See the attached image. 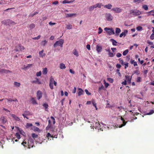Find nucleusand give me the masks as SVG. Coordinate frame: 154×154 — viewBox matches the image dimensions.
I'll use <instances>...</instances> for the list:
<instances>
[{"label":"nucleus","instance_id":"1a4fd4ad","mask_svg":"<svg viewBox=\"0 0 154 154\" xmlns=\"http://www.w3.org/2000/svg\"><path fill=\"white\" fill-rule=\"evenodd\" d=\"M78 96H80L81 95H83L84 94V92L83 90L81 88H78Z\"/></svg>","mask_w":154,"mask_h":154},{"label":"nucleus","instance_id":"e2e57ef3","mask_svg":"<svg viewBox=\"0 0 154 154\" xmlns=\"http://www.w3.org/2000/svg\"><path fill=\"white\" fill-rule=\"evenodd\" d=\"M85 92H86V94H87L88 95H90L91 94V93L90 92H89L86 89L85 90Z\"/></svg>","mask_w":154,"mask_h":154},{"label":"nucleus","instance_id":"dca6fc26","mask_svg":"<svg viewBox=\"0 0 154 154\" xmlns=\"http://www.w3.org/2000/svg\"><path fill=\"white\" fill-rule=\"evenodd\" d=\"M11 116L16 120L17 121H19L20 120V118L15 115L13 114H11Z\"/></svg>","mask_w":154,"mask_h":154},{"label":"nucleus","instance_id":"ddd939ff","mask_svg":"<svg viewBox=\"0 0 154 154\" xmlns=\"http://www.w3.org/2000/svg\"><path fill=\"white\" fill-rule=\"evenodd\" d=\"M34 141V140L33 139H32L31 137H29V139H28V143L29 145L32 144H33ZM29 146H30V145H29V148H30V147H29Z\"/></svg>","mask_w":154,"mask_h":154},{"label":"nucleus","instance_id":"c85d7f7f","mask_svg":"<svg viewBox=\"0 0 154 154\" xmlns=\"http://www.w3.org/2000/svg\"><path fill=\"white\" fill-rule=\"evenodd\" d=\"M32 66V64H28L27 65L24 67V69H29L30 67H31Z\"/></svg>","mask_w":154,"mask_h":154},{"label":"nucleus","instance_id":"8fccbe9b","mask_svg":"<svg viewBox=\"0 0 154 154\" xmlns=\"http://www.w3.org/2000/svg\"><path fill=\"white\" fill-rule=\"evenodd\" d=\"M143 7L145 11H147L148 9V7L146 5H143Z\"/></svg>","mask_w":154,"mask_h":154},{"label":"nucleus","instance_id":"e433bc0d","mask_svg":"<svg viewBox=\"0 0 154 154\" xmlns=\"http://www.w3.org/2000/svg\"><path fill=\"white\" fill-rule=\"evenodd\" d=\"M125 122V121H123V123L122 124H121L120 125V126H119V128H122V127L123 126H124L126 124V123L127 122Z\"/></svg>","mask_w":154,"mask_h":154},{"label":"nucleus","instance_id":"6e6552de","mask_svg":"<svg viewBox=\"0 0 154 154\" xmlns=\"http://www.w3.org/2000/svg\"><path fill=\"white\" fill-rule=\"evenodd\" d=\"M36 94L37 99L38 100H39L42 97V93L41 91L39 90L37 91Z\"/></svg>","mask_w":154,"mask_h":154},{"label":"nucleus","instance_id":"c03bdc74","mask_svg":"<svg viewBox=\"0 0 154 154\" xmlns=\"http://www.w3.org/2000/svg\"><path fill=\"white\" fill-rule=\"evenodd\" d=\"M154 112V111L152 109L150 110V112L148 113H147L146 115H150L152 114Z\"/></svg>","mask_w":154,"mask_h":154},{"label":"nucleus","instance_id":"20e7f679","mask_svg":"<svg viewBox=\"0 0 154 154\" xmlns=\"http://www.w3.org/2000/svg\"><path fill=\"white\" fill-rule=\"evenodd\" d=\"M141 14V12L137 9L132 10L130 11V14H132L134 16H137L140 15Z\"/></svg>","mask_w":154,"mask_h":154},{"label":"nucleus","instance_id":"49530a36","mask_svg":"<svg viewBox=\"0 0 154 154\" xmlns=\"http://www.w3.org/2000/svg\"><path fill=\"white\" fill-rule=\"evenodd\" d=\"M15 136H16L17 138L18 139H19L20 138V135L18 133H16L15 134Z\"/></svg>","mask_w":154,"mask_h":154},{"label":"nucleus","instance_id":"37998d69","mask_svg":"<svg viewBox=\"0 0 154 154\" xmlns=\"http://www.w3.org/2000/svg\"><path fill=\"white\" fill-rule=\"evenodd\" d=\"M144 1V0H134V3L137 2L138 3H139L143 2Z\"/></svg>","mask_w":154,"mask_h":154},{"label":"nucleus","instance_id":"69168bd1","mask_svg":"<svg viewBox=\"0 0 154 154\" xmlns=\"http://www.w3.org/2000/svg\"><path fill=\"white\" fill-rule=\"evenodd\" d=\"M141 78L140 77H138L137 80V82H140L141 81Z\"/></svg>","mask_w":154,"mask_h":154},{"label":"nucleus","instance_id":"de8ad7c7","mask_svg":"<svg viewBox=\"0 0 154 154\" xmlns=\"http://www.w3.org/2000/svg\"><path fill=\"white\" fill-rule=\"evenodd\" d=\"M49 86L51 89H53V82L49 83Z\"/></svg>","mask_w":154,"mask_h":154},{"label":"nucleus","instance_id":"c9c22d12","mask_svg":"<svg viewBox=\"0 0 154 154\" xmlns=\"http://www.w3.org/2000/svg\"><path fill=\"white\" fill-rule=\"evenodd\" d=\"M72 2H71V1H69L68 0H64L63 1L62 3L63 4H66V3H69Z\"/></svg>","mask_w":154,"mask_h":154},{"label":"nucleus","instance_id":"774afa93","mask_svg":"<svg viewBox=\"0 0 154 154\" xmlns=\"http://www.w3.org/2000/svg\"><path fill=\"white\" fill-rule=\"evenodd\" d=\"M122 54L120 53H118L116 54V56L118 57H121L122 56Z\"/></svg>","mask_w":154,"mask_h":154},{"label":"nucleus","instance_id":"052dcab7","mask_svg":"<svg viewBox=\"0 0 154 154\" xmlns=\"http://www.w3.org/2000/svg\"><path fill=\"white\" fill-rule=\"evenodd\" d=\"M38 13V12H35L29 15V16L32 17L33 16H34V15H35Z\"/></svg>","mask_w":154,"mask_h":154},{"label":"nucleus","instance_id":"864d4df0","mask_svg":"<svg viewBox=\"0 0 154 154\" xmlns=\"http://www.w3.org/2000/svg\"><path fill=\"white\" fill-rule=\"evenodd\" d=\"M115 54H113L112 53H108V55H109V57H113L114 56Z\"/></svg>","mask_w":154,"mask_h":154},{"label":"nucleus","instance_id":"0eeeda50","mask_svg":"<svg viewBox=\"0 0 154 154\" xmlns=\"http://www.w3.org/2000/svg\"><path fill=\"white\" fill-rule=\"evenodd\" d=\"M112 10L116 13H120L122 11V9L118 8H114L112 9Z\"/></svg>","mask_w":154,"mask_h":154},{"label":"nucleus","instance_id":"39448f33","mask_svg":"<svg viewBox=\"0 0 154 154\" xmlns=\"http://www.w3.org/2000/svg\"><path fill=\"white\" fill-rule=\"evenodd\" d=\"M105 17L107 20L110 21L112 20L113 19V17L110 13H106L105 14Z\"/></svg>","mask_w":154,"mask_h":154},{"label":"nucleus","instance_id":"473e14b6","mask_svg":"<svg viewBox=\"0 0 154 154\" xmlns=\"http://www.w3.org/2000/svg\"><path fill=\"white\" fill-rule=\"evenodd\" d=\"M104 88V87L102 85L101 87H99L98 90V92L99 93H100L101 90L102 89H103Z\"/></svg>","mask_w":154,"mask_h":154},{"label":"nucleus","instance_id":"b1692460","mask_svg":"<svg viewBox=\"0 0 154 154\" xmlns=\"http://www.w3.org/2000/svg\"><path fill=\"white\" fill-rule=\"evenodd\" d=\"M110 41L112 42V44L113 45L116 46L117 45L116 44L117 43V42L116 40H115L114 39H110Z\"/></svg>","mask_w":154,"mask_h":154},{"label":"nucleus","instance_id":"a878e982","mask_svg":"<svg viewBox=\"0 0 154 154\" xmlns=\"http://www.w3.org/2000/svg\"><path fill=\"white\" fill-rule=\"evenodd\" d=\"M72 28V26L70 24L66 25V28L67 29H70Z\"/></svg>","mask_w":154,"mask_h":154},{"label":"nucleus","instance_id":"4468645a","mask_svg":"<svg viewBox=\"0 0 154 154\" xmlns=\"http://www.w3.org/2000/svg\"><path fill=\"white\" fill-rule=\"evenodd\" d=\"M15 128L17 129L19 131L20 133L23 135H24L25 134L24 132L20 128L17 127H15Z\"/></svg>","mask_w":154,"mask_h":154},{"label":"nucleus","instance_id":"72a5a7b5","mask_svg":"<svg viewBox=\"0 0 154 154\" xmlns=\"http://www.w3.org/2000/svg\"><path fill=\"white\" fill-rule=\"evenodd\" d=\"M35 26V25L33 23H32L29 25V28L30 29H32L34 28Z\"/></svg>","mask_w":154,"mask_h":154},{"label":"nucleus","instance_id":"5fc2aeb1","mask_svg":"<svg viewBox=\"0 0 154 154\" xmlns=\"http://www.w3.org/2000/svg\"><path fill=\"white\" fill-rule=\"evenodd\" d=\"M41 37V35H38V36L32 38V39L33 40H37L39 39Z\"/></svg>","mask_w":154,"mask_h":154},{"label":"nucleus","instance_id":"bb28decb","mask_svg":"<svg viewBox=\"0 0 154 154\" xmlns=\"http://www.w3.org/2000/svg\"><path fill=\"white\" fill-rule=\"evenodd\" d=\"M73 53L76 57H78L79 56L78 53L75 49H74L73 50Z\"/></svg>","mask_w":154,"mask_h":154},{"label":"nucleus","instance_id":"a18cd8bd","mask_svg":"<svg viewBox=\"0 0 154 154\" xmlns=\"http://www.w3.org/2000/svg\"><path fill=\"white\" fill-rule=\"evenodd\" d=\"M107 80L111 83H112L113 82V80L111 78H107Z\"/></svg>","mask_w":154,"mask_h":154},{"label":"nucleus","instance_id":"423d86ee","mask_svg":"<svg viewBox=\"0 0 154 154\" xmlns=\"http://www.w3.org/2000/svg\"><path fill=\"white\" fill-rule=\"evenodd\" d=\"M24 49V48L23 46H21L20 45H19L18 46L16 47L14 50L16 52H18L19 50L22 51Z\"/></svg>","mask_w":154,"mask_h":154},{"label":"nucleus","instance_id":"aec40b11","mask_svg":"<svg viewBox=\"0 0 154 154\" xmlns=\"http://www.w3.org/2000/svg\"><path fill=\"white\" fill-rule=\"evenodd\" d=\"M104 8H107L108 9H111L112 7V5L110 4H109L107 5H105L104 6Z\"/></svg>","mask_w":154,"mask_h":154},{"label":"nucleus","instance_id":"58836bf2","mask_svg":"<svg viewBox=\"0 0 154 154\" xmlns=\"http://www.w3.org/2000/svg\"><path fill=\"white\" fill-rule=\"evenodd\" d=\"M32 137L33 138H37L38 137V135L34 133H32L31 134Z\"/></svg>","mask_w":154,"mask_h":154},{"label":"nucleus","instance_id":"f8f14e48","mask_svg":"<svg viewBox=\"0 0 154 154\" xmlns=\"http://www.w3.org/2000/svg\"><path fill=\"white\" fill-rule=\"evenodd\" d=\"M96 50L98 53L100 52L102 50V47L101 46L97 45L96 46Z\"/></svg>","mask_w":154,"mask_h":154},{"label":"nucleus","instance_id":"f3484780","mask_svg":"<svg viewBox=\"0 0 154 154\" xmlns=\"http://www.w3.org/2000/svg\"><path fill=\"white\" fill-rule=\"evenodd\" d=\"M44 50H42L41 51H40L39 52V54L40 57H43L45 55V53H43Z\"/></svg>","mask_w":154,"mask_h":154},{"label":"nucleus","instance_id":"2eb2a0df","mask_svg":"<svg viewBox=\"0 0 154 154\" xmlns=\"http://www.w3.org/2000/svg\"><path fill=\"white\" fill-rule=\"evenodd\" d=\"M42 106L45 108V110L46 111H48V103H43V104L42 105Z\"/></svg>","mask_w":154,"mask_h":154},{"label":"nucleus","instance_id":"338daca9","mask_svg":"<svg viewBox=\"0 0 154 154\" xmlns=\"http://www.w3.org/2000/svg\"><path fill=\"white\" fill-rule=\"evenodd\" d=\"M150 39L152 40L154 39V34H152L150 37Z\"/></svg>","mask_w":154,"mask_h":154},{"label":"nucleus","instance_id":"6e6d98bb","mask_svg":"<svg viewBox=\"0 0 154 154\" xmlns=\"http://www.w3.org/2000/svg\"><path fill=\"white\" fill-rule=\"evenodd\" d=\"M98 30H99V31L98 32V33L99 34H100L103 31L102 29H101V28L100 27H99V28Z\"/></svg>","mask_w":154,"mask_h":154},{"label":"nucleus","instance_id":"4d7b16f0","mask_svg":"<svg viewBox=\"0 0 154 154\" xmlns=\"http://www.w3.org/2000/svg\"><path fill=\"white\" fill-rule=\"evenodd\" d=\"M92 104H93V106L97 108V106H96V103L95 102V101L93 100L92 101Z\"/></svg>","mask_w":154,"mask_h":154},{"label":"nucleus","instance_id":"3c124183","mask_svg":"<svg viewBox=\"0 0 154 154\" xmlns=\"http://www.w3.org/2000/svg\"><path fill=\"white\" fill-rule=\"evenodd\" d=\"M136 29L138 31H141L142 30V27L141 26H138L137 27Z\"/></svg>","mask_w":154,"mask_h":154},{"label":"nucleus","instance_id":"c756f323","mask_svg":"<svg viewBox=\"0 0 154 154\" xmlns=\"http://www.w3.org/2000/svg\"><path fill=\"white\" fill-rule=\"evenodd\" d=\"M121 32V30L119 28H116V34H119Z\"/></svg>","mask_w":154,"mask_h":154},{"label":"nucleus","instance_id":"2f4dec72","mask_svg":"<svg viewBox=\"0 0 154 154\" xmlns=\"http://www.w3.org/2000/svg\"><path fill=\"white\" fill-rule=\"evenodd\" d=\"M32 103L33 104H37V103L36 100L34 98H32Z\"/></svg>","mask_w":154,"mask_h":154},{"label":"nucleus","instance_id":"9d476101","mask_svg":"<svg viewBox=\"0 0 154 154\" xmlns=\"http://www.w3.org/2000/svg\"><path fill=\"white\" fill-rule=\"evenodd\" d=\"M128 32V31L127 29H124L123 31V32L120 34L119 37H122L123 36H124V37H125L126 35Z\"/></svg>","mask_w":154,"mask_h":154},{"label":"nucleus","instance_id":"cd10ccee","mask_svg":"<svg viewBox=\"0 0 154 154\" xmlns=\"http://www.w3.org/2000/svg\"><path fill=\"white\" fill-rule=\"evenodd\" d=\"M47 73V69L46 68H44L42 71V73L44 75H46Z\"/></svg>","mask_w":154,"mask_h":154},{"label":"nucleus","instance_id":"9b49d317","mask_svg":"<svg viewBox=\"0 0 154 154\" xmlns=\"http://www.w3.org/2000/svg\"><path fill=\"white\" fill-rule=\"evenodd\" d=\"M9 72H11L9 70L0 69V73L2 74L4 73H7Z\"/></svg>","mask_w":154,"mask_h":154},{"label":"nucleus","instance_id":"0e129e2a","mask_svg":"<svg viewBox=\"0 0 154 154\" xmlns=\"http://www.w3.org/2000/svg\"><path fill=\"white\" fill-rule=\"evenodd\" d=\"M41 75V72L40 71L36 73V75L37 76H40Z\"/></svg>","mask_w":154,"mask_h":154},{"label":"nucleus","instance_id":"4be33fe9","mask_svg":"<svg viewBox=\"0 0 154 154\" xmlns=\"http://www.w3.org/2000/svg\"><path fill=\"white\" fill-rule=\"evenodd\" d=\"M125 78H126L127 79V81L130 84L131 83V78L130 77V76L129 75H126L125 76Z\"/></svg>","mask_w":154,"mask_h":154},{"label":"nucleus","instance_id":"13d9d810","mask_svg":"<svg viewBox=\"0 0 154 154\" xmlns=\"http://www.w3.org/2000/svg\"><path fill=\"white\" fill-rule=\"evenodd\" d=\"M54 81H55L54 80V79L51 76L50 79V82H53V83Z\"/></svg>","mask_w":154,"mask_h":154},{"label":"nucleus","instance_id":"6ab92c4d","mask_svg":"<svg viewBox=\"0 0 154 154\" xmlns=\"http://www.w3.org/2000/svg\"><path fill=\"white\" fill-rule=\"evenodd\" d=\"M30 115V112L29 111H25L24 113L22 114V116L24 118H25V116H28Z\"/></svg>","mask_w":154,"mask_h":154},{"label":"nucleus","instance_id":"f257e3e1","mask_svg":"<svg viewBox=\"0 0 154 154\" xmlns=\"http://www.w3.org/2000/svg\"><path fill=\"white\" fill-rule=\"evenodd\" d=\"M2 23L5 25H8L9 26L11 25H14L16 24V23L14 21L9 19L4 20L2 21Z\"/></svg>","mask_w":154,"mask_h":154},{"label":"nucleus","instance_id":"09e8293b","mask_svg":"<svg viewBox=\"0 0 154 154\" xmlns=\"http://www.w3.org/2000/svg\"><path fill=\"white\" fill-rule=\"evenodd\" d=\"M46 137H48V139H49L48 137H49L52 138H54V137L52 135H51V134L49 133H48Z\"/></svg>","mask_w":154,"mask_h":154},{"label":"nucleus","instance_id":"5701e85b","mask_svg":"<svg viewBox=\"0 0 154 154\" xmlns=\"http://www.w3.org/2000/svg\"><path fill=\"white\" fill-rule=\"evenodd\" d=\"M32 129H33L34 131L35 132L38 131V132H40V130L39 129L35 126H34L33 127Z\"/></svg>","mask_w":154,"mask_h":154},{"label":"nucleus","instance_id":"4c0bfd02","mask_svg":"<svg viewBox=\"0 0 154 154\" xmlns=\"http://www.w3.org/2000/svg\"><path fill=\"white\" fill-rule=\"evenodd\" d=\"M47 42V41L46 40H45L44 41L42 42L41 43V44L42 45L45 46Z\"/></svg>","mask_w":154,"mask_h":154},{"label":"nucleus","instance_id":"7ed1b4c3","mask_svg":"<svg viewBox=\"0 0 154 154\" xmlns=\"http://www.w3.org/2000/svg\"><path fill=\"white\" fill-rule=\"evenodd\" d=\"M64 43V40L62 39H60L59 40L57 41L54 45V48H56L57 46H60L61 47L63 46Z\"/></svg>","mask_w":154,"mask_h":154},{"label":"nucleus","instance_id":"ea45409f","mask_svg":"<svg viewBox=\"0 0 154 154\" xmlns=\"http://www.w3.org/2000/svg\"><path fill=\"white\" fill-rule=\"evenodd\" d=\"M128 49L125 50L123 52V55L124 56L126 55L128 53Z\"/></svg>","mask_w":154,"mask_h":154},{"label":"nucleus","instance_id":"680f3d73","mask_svg":"<svg viewBox=\"0 0 154 154\" xmlns=\"http://www.w3.org/2000/svg\"><path fill=\"white\" fill-rule=\"evenodd\" d=\"M134 74H136L137 75H139L140 74L139 71L138 70H136L134 71Z\"/></svg>","mask_w":154,"mask_h":154},{"label":"nucleus","instance_id":"a19ab883","mask_svg":"<svg viewBox=\"0 0 154 154\" xmlns=\"http://www.w3.org/2000/svg\"><path fill=\"white\" fill-rule=\"evenodd\" d=\"M32 126V124L31 123H27L26 124V128H28Z\"/></svg>","mask_w":154,"mask_h":154},{"label":"nucleus","instance_id":"79ce46f5","mask_svg":"<svg viewBox=\"0 0 154 154\" xmlns=\"http://www.w3.org/2000/svg\"><path fill=\"white\" fill-rule=\"evenodd\" d=\"M14 84L15 86L18 87H19L20 85V83L15 82H14Z\"/></svg>","mask_w":154,"mask_h":154},{"label":"nucleus","instance_id":"412c9836","mask_svg":"<svg viewBox=\"0 0 154 154\" xmlns=\"http://www.w3.org/2000/svg\"><path fill=\"white\" fill-rule=\"evenodd\" d=\"M32 83H37L38 84H41V82L39 81L38 79L36 78L35 80L33 81L32 82Z\"/></svg>","mask_w":154,"mask_h":154},{"label":"nucleus","instance_id":"bf43d9fd","mask_svg":"<svg viewBox=\"0 0 154 154\" xmlns=\"http://www.w3.org/2000/svg\"><path fill=\"white\" fill-rule=\"evenodd\" d=\"M94 8L92 6H90L89 8V10L90 11H91L94 10Z\"/></svg>","mask_w":154,"mask_h":154},{"label":"nucleus","instance_id":"a211bd4d","mask_svg":"<svg viewBox=\"0 0 154 154\" xmlns=\"http://www.w3.org/2000/svg\"><path fill=\"white\" fill-rule=\"evenodd\" d=\"M6 100L9 102H12V101H14L16 103L18 102V100L16 98H15L14 100H12L11 98H8L6 99Z\"/></svg>","mask_w":154,"mask_h":154},{"label":"nucleus","instance_id":"603ef678","mask_svg":"<svg viewBox=\"0 0 154 154\" xmlns=\"http://www.w3.org/2000/svg\"><path fill=\"white\" fill-rule=\"evenodd\" d=\"M97 7L99 8H101V6L102 5V3H98L96 4Z\"/></svg>","mask_w":154,"mask_h":154},{"label":"nucleus","instance_id":"393cba45","mask_svg":"<svg viewBox=\"0 0 154 154\" xmlns=\"http://www.w3.org/2000/svg\"><path fill=\"white\" fill-rule=\"evenodd\" d=\"M66 66L65 64L63 63H61L60 65V68L61 69H64L66 68Z\"/></svg>","mask_w":154,"mask_h":154},{"label":"nucleus","instance_id":"7c9ffc66","mask_svg":"<svg viewBox=\"0 0 154 154\" xmlns=\"http://www.w3.org/2000/svg\"><path fill=\"white\" fill-rule=\"evenodd\" d=\"M75 14H66V16L68 17H71L74 16L75 15Z\"/></svg>","mask_w":154,"mask_h":154},{"label":"nucleus","instance_id":"f03ea898","mask_svg":"<svg viewBox=\"0 0 154 154\" xmlns=\"http://www.w3.org/2000/svg\"><path fill=\"white\" fill-rule=\"evenodd\" d=\"M104 30L107 32V34L109 35H111L112 34L114 35L115 33L114 30L112 28L105 27Z\"/></svg>","mask_w":154,"mask_h":154},{"label":"nucleus","instance_id":"f704fd0d","mask_svg":"<svg viewBox=\"0 0 154 154\" xmlns=\"http://www.w3.org/2000/svg\"><path fill=\"white\" fill-rule=\"evenodd\" d=\"M0 119L2 122L3 124H5L6 122V120H5L4 117H2Z\"/></svg>","mask_w":154,"mask_h":154}]
</instances>
